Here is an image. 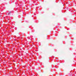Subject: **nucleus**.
I'll use <instances>...</instances> for the list:
<instances>
[{"label":"nucleus","mask_w":76,"mask_h":76,"mask_svg":"<svg viewBox=\"0 0 76 76\" xmlns=\"http://www.w3.org/2000/svg\"><path fill=\"white\" fill-rule=\"evenodd\" d=\"M10 13H8V15H9Z\"/></svg>","instance_id":"nucleus-1"}]
</instances>
